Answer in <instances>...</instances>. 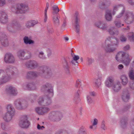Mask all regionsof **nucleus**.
<instances>
[{"label":"nucleus","instance_id":"nucleus-24","mask_svg":"<svg viewBox=\"0 0 134 134\" xmlns=\"http://www.w3.org/2000/svg\"><path fill=\"white\" fill-rule=\"evenodd\" d=\"M95 25L97 27L104 30H106L108 27L107 24L103 21L97 22L95 24Z\"/></svg>","mask_w":134,"mask_h":134},{"label":"nucleus","instance_id":"nucleus-19","mask_svg":"<svg viewBox=\"0 0 134 134\" xmlns=\"http://www.w3.org/2000/svg\"><path fill=\"white\" fill-rule=\"evenodd\" d=\"M4 61L6 63H13L15 62V59L12 54L11 53H8L5 55Z\"/></svg>","mask_w":134,"mask_h":134},{"label":"nucleus","instance_id":"nucleus-13","mask_svg":"<svg viewBox=\"0 0 134 134\" xmlns=\"http://www.w3.org/2000/svg\"><path fill=\"white\" fill-rule=\"evenodd\" d=\"M25 64L27 68L30 69H35L39 65L37 62L34 60H30L25 62Z\"/></svg>","mask_w":134,"mask_h":134},{"label":"nucleus","instance_id":"nucleus-6","mask_svg":"<svg viewBox=\"0 0 134 134\" xmlns=\"http://www.w3.org/2000/svg\"><path fill=\"white\" fill-rule=\"evenodd\" d=\"M21 27L20 24L17 21L15 20L8 25L7 29L9 32L14 33L20 30Z\"/></svg>","mask_w":134,"mask_h":134},{"label":"nucleus","instance_id":"nucleus-27","mask_svg":"<svg viewBox=\"0 0 134 134\" xmlns=\"http://www.w3.org/2000/svg\"><path fill=\"white\" fill-rule=\"evenodd\" d=\"M22 87L24 90H33L36 89V87L35 84L32 83H29L24 84L22 86Z\"/></svg>","mask_w":134,"mask_h":134},{"label":"nucleus","instance_id":"nucleus-30","mask_svg":"<svg viewBox=\"0 0 134 134\" xmlns=\"http://www.w3.org/2000/svg\"><path fill=\"white\" fill-rule=\"evenodd\" d=\"M108 31L110 35L114 36H116L119 34L118 30L114 27L108 29Z\"/></svg>","mask_w":134,"mask_h":134},{"label":"nucleus","instance_id":"nucleus-45","mask_svg":"<svg viewBox=\"0 0 134 134\" xmlns=\"http://www.w3.org/2000/svg\"><path fill=\"white\" fill-rule=\"evenodd\" d=\"M121 127L124 128L126 127L127 124V121L126 120H125L124 119H122L121 121Z\"/></svg>","mask_w":134,"mask_h":134},{"label":"nucleus","instance_id":"nucleus-21","mask_svg":"<svg viewBox=\"0 0 134 134\" xmlns=\"http://www.w3.org/2000/svg\"><path fill=\"white\" fill-rule=\"evenodd\" d=\"M28 54L29 55L26 56L24 59H28L30 58L31 57V54L29 52L26 53L25 52L22 50H20L18 51L17 52V55L18 57L21 59H23L25 55Z\"/></svg>","mask_w":134,"mask_h":134},{"label":"nucleus","instance_id":"nucleus-38","mask_svg":"<svg viewBox=\"0 0 134 134\" xmlns=\"http://www.w3.org/2000/svg\"><path fill=\"white\" fill-rule=\"evenodd\" d=\"M24 42L25 44H32L34 43V42L33 40H30L29 38L27 36H25L23 38Z\"/></svg>","mask_w":134,"mask_h":134},{"label":"nucleus","instance_id":"nucleus-22","mask_svg":"<svg viewBox=\"0 0 134 134\" xmlns=\"http://www.w3.org/2000/svg\"><path fill=\"white\" fill-rule=\"evenodd\" d=\"M8 16L6 13L3 11H0V20L3 24L7 23L8 21Z\"/></svg>","mask_w":134,"mask_h":134},{"label":"nucleus","instance_id":"nucleus-8","mask_svg":"<svg viewBox=\"0 0 134 134\" xmlns=\"http://www.w3.org/2000/svg\"><path fill=\"white\" fill-rule=\"evenodd\" d=\"M14 106L18 109L22 110L26 108L28 106L27 102L25 100L18 99L14 102Z\"/></svg>","mask_w":134,"mask_h":134},{"label":"nucleus","instance_id":"nucleus-43","mask_svg":"<svg viewBox=\"0 0 134 134\" xmlns=\"http://www.w3.org/2000/svg\"><path fill=\"white\" fill-rule=\"evenodd\" d=\"M129 36V38L130 40L131 41L134 42V33L133 32L130 33Z\"/></svg>","mask_w":134,"mask_h":134},{"label":"nucleus","instance_id":"nucleus-41","mask_svg":"<svg viewBox=\"0 0 134 134\" xmlns=\"http://www.w3.org/2000/svg\"><path fill=\"white\" fill-rule=\"evenodd\" d=\"M129 76L130 79L132 80H134V71L131 69L129 71Z\"/></svg>","mask_w":134,"mask_h":134},{"label":"nucleus","instance_id":"nucleus-47","mask_svg":"<svg viewBox=\"0 0 134 134\" xmlns=\"http://www.w3.org/2000/svg\"><path fill=\"white\" fill-rule=\"evenodd\" d=\"M47 57H50L52 54L51 51L50 49H48L47 50Z\"/></svg>","mask_w":134,"mask_h":134},{"label":"nucleus","instance_id":"nucleus-7","mask_svg":"<svg viewBox=\"0 0 134 134\" xmlns=\"http://www.w3.org/2000/svg\"><path fill=\"white\" fill-rule=\"evenodd\" d=\"M28 9V6L24 4L21 3L16 5L14 8H13L12 11L16 14L25 13Z\"/></svg>","mask_w":134,"mask_h":134},{"label":"nucleus","instance_id":"nucleus-37","mask_svg":"<svg viewBox=\"0 0 134 134\" xmlns=\"http://www.w3.org/2000/svg\"><path fill=\"white\" fill-rule=\"evenodd\" d=\"M63 67L64 69L66 70V73L68 74H69L70 73L69 70V67L68 65V62L65 59H64V61L63 62Z\"/></svg>","mask_w":134,"mask_h":134},{"label":"nucleus","instance_id":"nucleus-29","mask_svg":"<svg viewBox=\"0 0 134 134\" xmlns=\"http://www.w3.org/2000/svg\"><path fill=\"white\" fill-rule=\"evenodd\" d=\"M60 17L59 15L57 14L53 15L52 16V21L54 25L56 26H58L60 24Z\"/></svg>","mask_w":134,"mask_h":134},{"label":"nucleus","instance_id":"nucleus-62","mask_svg":"<svg viewBox=\"0 0 134 134\" xmlns=\"http://www.w3.org/2000/svg\"><path fill=\"white\" fill-rule=\"evenodd\" d=\"M49 6V4L48 3H47L46 4V6L44 12H47V10Z\"/></svg>","mask_w":134,"mask_h":134},{"label":"nucleus","instance_id":"nucleus-2","mask_svg":"<svg viewBox=\"0 0 134 134\" xmlns=\"http://www.w3.org/2000/svg\"><path fill=\"white\" fill-rule=\"evenodd\" d=\"M41 90L42 92L46 91L47 96L40 97L38 100V102L40 105H48L51 103L50 98L53 96V86L50 83H47L42 86Z\"/></svg>","mask_w":134,"mask_h":134},{"label":"nucleus","instance_id":"nucleus-1","mask_svg":"<svg viewBox=\"0 0 134 134\" xmlns=\"http://www.w3.org/2000/svg\"><path fill=\"white\" fill-rule=\"evenodd\" d=\"M52 72L50 68L47 66L43 65L40 66L39 68V71H29L28 72L26 76L28 79H31L40 76L42 78L49 79L52 75Z\"/></svg>","mask_w":134,"mask_h":134},{"label":"nucleus","instance_id":"nucleus-10","mask_svg":"<svg viewBox=\"0 0 134 134\" xmlns=\"http://www.w3.org/2000/svg\"><path fill=\"white\" fill-rule=\"evenodd\" d=\"M80 21L79 14L77 12H76L74 15L73 20L75 26V31L77 34L80 32V27L79 23Z\"/></svg>","mask_w":134,"mask_h":134},{"label":"nucleus","instance_id":"nucleus-54","mask_svg":"<svg viewBox=\"0 0 134 134\" xmlns=\"http://www.w3.org/2000/svg\"><path fill=\"white\" fill-rule=\"evenodd\" d=\"M98 120L97 119L95 118L94 120V121L93 123L92 124H93V125L96 126V125L98 124Z\"/></svg>","mask_w":134,"mask_h":134},{"label":"nucleus","instance_id":"nucleus-51","mask_svg":"<svg viewBox=\"0 0 134 134\" xmlns=\"http://www.w3.org/2000/svg\"><path fill=\"white\" fill-rule=\"evenodd\" d=\"M5 3V0H0V6H3Z\"/></svg>","mask_w":134,"mask_h":134},{"label":"nucleus","instance_id":"nucleus-28","mask_svg":"<svg viewBox=\"0 0 134 134\" xmlns=\"http://www.w3.org/2000/svg\"><path fill=\"white\" fill-rule=\"evenodd\" d=\"M38 23V22L37 20H30L26 23L25 26L27 28H30Z\"/></svg>","mask_w":134,"mask_h":134},{"label":"nucleus","instance_id":"nucleus-58","mask_svg":"<svg viewBox=\"0 0 134 134\" xmlns=\"http://www.w3.org/2000/svg\"><path fill=\"white\" fill-rule=\"evenodd\" d=\"M130 87L132 89H134V82L130 83Z\"/></svg>","mask_w":134,"mask_h":134},{"label":"nucleus","instance_id":"nucleus-11","mask_svg":"<svg viewBox=\"0 0 134 134\" xmlns=\"http://www.w3.org/2000/svg\"><path fill=\"white\" fill-rule=\"evenodd\" d=\"M10 75L9 73L5 72L3 71L0 70V80L2 83H5L10 80Z\"/></svg>","mask_w":134,"mask_h":134},{"label":"nucleus","instance_id":"nucleus-49","mask_svg":"<svg viewBox=\"0 0 134 134\" xmlns=\"http://www.w3.org/2000/svg\"><path fill=\"white\" fill-rule=\"evenodd\" d=\"M87 95H89L90 96H91L93 97H94L96 96V93L94 91H90Z\"/></svg>","mask_w":134,"mask_h":134},{"label":"nucleus","instance_id":"nucleus-17","mask_svg":"<svg viewBox=\"0 0 134 134\" xmlns=\"http://www.w3.org/2000/svg\"><path fill=\"white\" fill-rule=\"evenodd\" d=\"M121 88V85L119 81L114 82L112 86V90L113 92L115 93L118 92L120 90Z\"/></svg>","mask_w":134,"mask_h":134},{"label":"nucleus","instance_id":"nucleus-31","mask_svg":"<svg viewBox=\"0 0 134 134\" xmlns=\"http://www.w3.org/2000/svg\"><path fill=\"white\" fill-rule=\"evenodd\" d=\"M125 53L126 52L122 51L118 53L115 57L116 60L118 62H121Z\"/></svg>","mask_w":134,"mask_h":134},{"label":"nucleus","instance_id":"nucleus-44","mask_svg":"<svg viewBox=\"0 0 134 134\" xmlns=\"http://www.w3.org/2000/svg\"><path fill=\"white\" fill-rule=\"evenodd\" d=\"M80 93V91H77V93L75 95V96L74 99V101L75 102H77V100H79V93Z\"/></svg>","mask_w":134,"mask_h":134},{"label":"nucleus","instance_id":"nucleus-64","mask_svg":"<svg viewBox=\"0 0 134 134\" xmlns=\"http://www.w3.org/2000/svg\"><path fill=\"white\" fill-rule=\"evenodd\" d=\"M130 107V106L129 105H127L125 107V108H124V109L125 110H127L129 109Z\"/></svg>","mask_w":134,"mask_h":134},{"label":"nucleus","instance_id":"nucleus-16","mask_svg":"<svg viewBox=\"0 0 134 134\" xmlns=\"http://www.w3.org/2000/svg\"><path fill=\"white\" fill-rule=\"evenodd\" d=\"M50 108L46 107H37L35 109L36 112L39 115H43L47 113L50 111Z\"/></svg>","mask_w":134,"mask_h":134},{"label":"nucleus","instance_id":"nucleus-18","mask_svg":"<svg viewBox=\"0 0 134 134\" xmlns=\"http://www.w3.org/2000/svg\"><path fill=\"white\" fill-rule=\"evenodd\" d=\"M0 41L2 45L6 47L8 45L7 37L3 33H0Z\"/></svg>","mask_w":134,"mask_h":134},{"label":"nucleus","instance_id":"nucleus-53","mask_svg":"<svg viewBox=\"0 0 134 134\" xmlns=\"http://www.w3.org/2000/svg\"><path fill=\"white\" fill-rule=\"evenodd\" d=\"M37 128L38 130H42L43 129L45 128L43 126H41L39 124H38L37 125Z\"/></svg>","mask_w":134,"mask_h":134},{"label":"nucleus","instance_id":"nucleus-35","mask_svg":"<svg viewBox=\"0 0 134 134\" xmlns=\"http://www.w3.org/2000/svg\"><path fill=\"white\" fill-rule=\"evenodd\" d=\"M102 77L101 76H99L97 78L95 79L94 80V82L95 86L98 87L100 86L101 83Z\"/></svg>","mask_w":134,"mask_h":134},{"label":"nucleus","instance_id":"nucleus-5","mask_svg":"<svg viewBox=\"0 0 134 134\" xmlns=\"http://www.w3.org/2000/svg\"><path fill=\"white\" fill-rule=\"evenodd\" d=\"M113 9L114 11L116 10H121V12L116 16V19L114 21L116 26L118 27H120L121 26V24L120 21L118 20L117 18H120L122 16L125 12V7L122 5L120 4L114 6ZM123 25V24H122V26Z\"/></svg>","mask_w":134,"mask_h":134},{"label":"nucleus","instance_id":"nucleus-26","mask_svg":"<svg viewBox=\"0 0 134 134\" xmlns=\"http://www.w3.org/2000/svg\"><path fill=\"white\" fill-rule=\"evenodd\" d=\"M114 79L113 76H110L108 77L105 82V86L108 87H112L114 83Z\"/></svg>","mask_w":134,"mask_h":134},{"label":"nucleus","instance_id":"nucleus-50","mask_svg":"<svg viewBox=\"0 0 134 134\" xmlns=\"http://www.w3.org/2000/svg\"><path fill=\"white\" fill-rule=\"evenodd\" d=\"M47 12H44V22H46L47 21Z\"/></svg>","mask_w":134,"mask_h":134},{"label":"nucleus","instance_id":"nucleus-63","mask_svg":"<svg viewBox=\"0 0 134 134\" xmlns=\"http://www.w3.org/2000/svg\"><path fill=\"white\" fill-rule=\"evenodd\" d=\"M72 63L73 64L75 65L76 63H78V62L77 61L74 60L73 59L71 61Z\"/></svg>","mask_w":134,"mask_h":134},{"label":"nucleus","instance_id":"nucleus-52","mask_svg":"<svg viewBox=\"0 0 134 134\" xmlns=\"http://www.w3.org/2000/svg\"><path fill=\"white\" fill-rule=\"evenodd\" d=\"M1 127L3 130H5L6 129L5 124L4 122L2 123L1 125Z\"/></svg>","mask_w":134,"mask_h":134},{"label":"nucleus","instance_id":"nucleus-9","mask_svg":"<svg viewBox=\"0 0 134 134\" xmlns=\"http://www.w3.org/2000/svg\"><path fill=\"white\" fill-rule=\"evenodd\" d=\"M30 124V122L28 121L26 116H23L19 121V125L23 128H27L29 127Z\"/></svg>","mask_w":134,"mask_h":134},{"label":"nucleus","instance_id":"nucleus-34","mask_svg":"<svg viewBox=\"0 0 134 134\" xmlns=\"http://www.w3.org/2000/svg\"><path fill=\"white\" fill-rule=\"evenodd\" d=\"M110 10H107L106 11L105 15V17L106 20L108 21H111L112 19V17L111 14Z\"/></svg>","mask_w":134,"mask_h":134},{"label":"nucleus","instance_id":"nucleus-61","mask_svg":"<svg viewBox=\"0 0 134 134\" xmlns=\"http://www.w3.org/2000/svg\"><path fill=\"white\" fill-rule=\"evenodd\" d=\"M124 68L123 65L122 64H120L118 66V68L119 69H122Z\"/></svg>","mask_w":134,"mask_h":134},{"label":"nucleus","instance_id":"nucleus-25","mask_svg":"<svg viewBox=\"0 0 134 134\" xmlns=\"http://www.w3.org/2000/svg\"><path fill=\"white\" fill-rule=\"evenodd\" d=\"M129 54L126 53L124 56L122 58L121 62L126 66L128 65L131 60Z\"/></svg>","mask_w":134,"mask_h":134},{"label":"nucleus","instance_id":"nucleus-14","mask_svg":"<svg viewBox=\"0 0 134 134\" xmlns=\"http://www.w3.org/2000/svg\"><path fill=\"white\" fill-rule=\"evenodd\" d=\"M125 21L127 24H130L133 22L134 20V15L132 13L126 12L125 14Z\"/></svg>","mask_w":134,"mask_h":134},{"label":"nucleus","instance_id":"nucleus-60","mask_svg":"<svg viewBox=\"0 0 134 134\" xmlns=\"http://www.w3.org/2000/svg\"><path fill=\"white\" fill-rule=\"evenodd\" d=\"M128 2L131 5L134 4V0H128Z\"/></svg>","mask_w":134,"mask_h":134},{"label":"nucleus","instance_id":"nucleus-46","mask_svg":"<svg viewBox=\"0 0 134 134\" xmlns=\"http://www.w3.org/2000/svg\"><path fill=\"white\" fill-rule=\"evenodd\" d=\"M120 39L121 42H124L126 41L127 38L124 35H122L120 36Z\"/></svg>","mask_w":134,"mask_h":134},{"label":"nucleus","instance_id":"nucleus-57","mask_svg":"<svg viewBox=\"0 0 134 134\" xmlns=\"http://www.w3.org/2000/svg\"><path fill=\"white\" fill-rule=\"evenodd\" d=\"M96 126L93 125V124H92V125L90 126L89 127L90 129H92L93 130H94L96 129Z\"/></svg>","mask_w":134,"mask_h":134},{"label":"nucleus","instance_id":"nucleus-20","mask_svg":"<svg viewBox=\"0 0 134 134\" xmlns=\"http://www.w3.org/2000/svg\"><path fill=\"white\" fill-rule=\"evenodd\" d=\"M5 71L7 73H9L10 75H16L19 73L18 69L15 67L8 66L6 68Z\"/></svg>","mask_w":134,"mask_h":134},{"label":"nucleus","instance_id":"nucleus-15","mask_svg":"<svg viewBox=\"0 0 134 134\" xmlns=\"http://www.w3.org/2000/svg\"><path fill=\"white\" fill-rule=\"evenodd\" d=\"M129 88L124 89L122 92L121 97L122 100L125 102L128 101L130 99V95L129 92Z\"/></svg>","mask_w":134,"mask_h":134},{"label":"nucleus","instance_id":"nucleus-4","mask_svg":"<svg viewBox=\"0 0 134 134\" xmlns=\"http://www.w3.org/2000/svg\"><path fill=\"white\" fill-rule=\"evenodd\" d=\"M7 112L3 116L4 120L7 122L9 121L12 119L15 113V109L11 104L8 105L6 107Z\"/></svg>","mask_w":134,"mask_h":134},{"label":"nucleus","instance_id":"nucleus-32","mask_svg":"<svg viewBox=\"0 0 134 134\" xmlns=\"http://www.w3.org/2000/svg\"><path fill=\"white\" fill-rule=\"evenodd\" d=\"M121 83L123 86H126L128 82V79L127 76L124 74L121 75L120 76Z\"/></svg>","mask_w":134,"mask_h":134},{"label":"nucleus","instance_id":"nucleus-33","mask_svg":"<svg viewBox=\"0 0 134 134\" xmlns=\"http://www.w3.org/2000/svg\"><path fill=\"white\" fill-rule=\"evenodd\" d=\"M37 98V95L34 94H30L28 97V99L31 103L35 102Z\"/></svg>","mask_w":134,"mask_h":134},{"label":"nucleus","instance_id":"nucleus-40","mask_svg":"<svg viewBox=\"0 0 134 134\" xmlns=\"http://www.w3.org/2000/svg\"><path fill=\"white\" fill-rule=\"evenodd\" d=\"M52 10L53 12H52L53 15H56L58 13L59 10V9L57 5H53L52 7Z\"/></svg>","mask_w":134,"mask_h":134},{"label":"nucleus","instance_id":"nucleus-36","mask_svg":"<svg viewBox=\"0 0 134 134\" xmlns=\"http://www.w3.org/2000/svg\"><path fill=\"white\" fill-rule=\"evenodd\" d=\"M37 57L40 59L44 60L47 59V57L43 51H40L37 54Z\"/></svg>","mask_w":134,"mask_h":134},{"label":"nucleus","instance_id":"nucleus-56","mask_svg":"<svg viewBox=\"0 0 134 134\" xmlns=\"http://www.w3.org/2000/svg\"><path fill=\"white\" fill-rule=\"evenodd\" d=\"M130 47L129 45H127L123 48V50L125 51H127L130 49Z\"/></svg>","mask_w":134,"mask_h":134},{"label":"nucleus","instance_id":"nucleus-55","mask_svg":"<svg viewBox=\"0 0 134 134\" xmlns=\"http://www.w3.org/2000/svg\"><path fill=\"white\" fill-rule=\"evenodd\" d=\"M73 58L74 60L77 61L79 59L80 57L78 55H74V56L73 57Z\"/></svg>","mask_w":134,"mask_h":134},{"label":"nucleus","instance_id":"nucleus-48","mask_svg":"<svg viewBox=\"0 0 134 134\" xmlns=\"http://www.w3.org/2000/svg\"><path fill=\"white\" fill-rule=\"evenodd\" d=\"M101 128L104 130L106 129V128L105 126V121L104 120L102 121L101 125Z\"/></svg>","mask_w":134,"mask_h":134},{"label":"nucleus","instance_id":"nucleus-42","mask_svg":"<svg viewBox=\"0 0 134 134\" xmlns=\"http://www.w3.org/2000/svg\"><path fill=\"white\" fill-rule=\"evenodd\" d=\"M86 99L87 102L88 104H91L93 103V100L91 98V96H90L89 95H87L86 96Z\"/></svg>","mask_w":134,"mask_h":134},{"label":"nucleus","instance_id":"nucleus-59","mask_svg":"<svg viewBox=\"0 0 134 134\" xmlns=\"http://www.w3.org/2000/svg\"><path fill=\"white\" fill-rule=\"evenodd\" d=\"M88 63L89 64H91L93 62V60L91 58H88L87 59Z\"/></svg>","mask_w":134,"mask_h":134},{"label":"nucleus","instance_id":"nucleus-39","mask_svg":"<svg viewBox=\"0 0 134 134\" xmlns=\"http://www.w3.org/2000/svg\"><path fill=\"white\" fill-rule=\"evenodd\" d=\"M110 4V2L109 1L105 0L100 3L99 7L103 9L106 6L109 5Z\"/></svg>","mask_w":134,"mask_h":134},{"label":"nucleus","instance_id":"nucleus-23","mask_svg":"<svg viewBox=\"0 0 134 134\" xmlns=\"http://www.w3.org/2000/svg\"><path fill=\"white\" fill-rule=\"evenodd\" d=\"M6 91L7 93L14 96H16L18 93L16 88L12 86H9L6 89Z\"/></svg>","mask_w":134,"mask_h":134},{"label":"nucleus","instance_id":"nucleus-12","mask_svg":"<svg viewBox=\"0 0 134 134\" xmlns=\"http://www.w3.org/2000/svg\"><path fill=\"white\" fill-rule=\"evenodd\" d=\"M62 117V114L59 111H53L49 115V118L53 121H59Z\"/></svg>","mask_w":134,"mask_h":134},{"label":"nucleus","instance_id":"nucleus-3","mask_svg":"<svg viewBox=\"0 0 134 134\" xmlns=\"http://www.w3.org/2000/svg\"><path fill=\"white\" fill-rule=\"evenodd\" d=\"M119 40L116 38L111 39L109 37L105 41V50L106 52H111L115 51L118 43Z\"/></svg>","mask_w":134,"mask_h":134}]
</instances>
